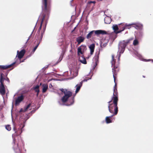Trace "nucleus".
<instances>
[{
    "label": "nucleus",
    "mask_w": 153,
    "mask_h": 153,
    "mask_svg": "<svg viewBox=\"0 0 153 153\" xmlns=\"http://www.w3.org/2000/svg\"><path fill=\"white\" fill-rule=\"evenodd\" d=\"M112 70L113 74V76L114 78V81L115 85L114 87V92L113 97L111 100L108 102V108L109 111L112 114V116L116 115L118 111L117 106L118 99V93L117 88V83L116 82V76L117 75V72L118 71V62H116L115 59H114V56H112V60L111 61Z\"/></svg>",
    "instance_id": "1"
},
{
    "label": "nucleus",
    "mask_w": 153,
    "mask_h": 153,
    "mask_svg": "<svg viewBox=\"0 0 153 153\" xmlns=\"http://www.w3.org/2000/svg\"><path fill=\"white\" fill-rule=\"evenodd\" d=\"M103 41V40H102L101 41V43H100V46L101 47H105V46H106V45H107V43L106 42H105V43H103V42H102Z\"/></svg>",
    "instance_id": "31"
},
{
    "label": "nucleus",
    "mask_w": 153,
    "mask_h": 153,
    "mask_svg": "<svg viewBox=\"0 0 153 153\" xmlns=\"http://www.w3.org/2000/svg\"><path fill=\"white\" fill-rule=\"evenodd\" d=\"M84 39V38L82 36H80L76 38V41L78 44H80L83 42Z\"/></svg>",
    "instance_id": "20"
},
{
    "label": "nucleus",
    "mask_w": 153,
    "mask_h": 153,
    "mask_svg": "<svg viewBox=\"0 0 153 153\" xmlns=\"http://www.w3.org/2000/svg\"><path fill=\"white\" fill-rule=\"evenodd\" d=\"M61 56H61H61H60V58H61V59L60 61L62 60V57H61Z\"/></svg>",
    "instance_id": "42"
},
{
    "label": "nucleus",
    "mask_w": 153,
    "mask_h": 153,
    "mask_svg": "<svg viewBox=\"0 0 153 153\" xmlns=\"http://www.w3.org/2000/svg\"><path fill=\"white\" fill-rule=\"evenodd\" d=\"M49 87L50 88H51L52 87V85L51 84H50L49 85Z\"/></svg>",
    "instance_id": "40"
},
{
    "label": "nucleus",
    "mask_w": 153,
    "mask_h": 153,
    "mask_svg": "<svg viewBox=\"0 0 153 153\" xmlns=\"http://www.w3.org/2000/svg\"><path fill=\"white\" fill-rule=\"evenodd\" d=\"M96 3V1H90L89 2H88V4H90L91 3H93L94 4H95V3Z\"/></svg>",
    "instance_id": "37"
},
{
    "label": "nucleus",
    "mask_w": 153,
    "mask_h": 153,
    "mask_svg": "<svg viewBox=\"0 0 153 153\" xmlns=\"http://www.w3.org/2000/svg\"><path fill=\"white\" fill-rule=\"evenodd\" d=\"M16 62V61H15L14 62L10 65H0V68L1 69H5L8 68H10L12 67L13 65L15 64Z\"/></svg>",
    "instance_id": "12"
},
{
    "label": "nucleus",
    "mask_w": 153,
    "mask_h": 153,
    "mask_svg": "<svg viewBox=\"0 0 153 153\" xmlns=\"http://www.w3.org/2000/svg\"><path fill=\"white\" fill-rule=\"evenodd\" d=\"M94 33V35L98 36L100 34H107V32L105 30H93Z\"/></svg>",
    "instance_id": "9"
},
{
    "label": "nucleus",
    "mask_w": 153,
    "mask_h": 153,
    "mask_svg": "<svg viewBox=\"0 0 153 153\" xmlns=\"http://www.w3.org/2000/svg\"><path fill=\"white\" fill-rule=\"evenodd\" d=\"M31 36V34L30 35V36H29V37L28 39H27V42H26V43H27V42L30 39V38Z\"/></svg>",
    "instance_id": "38"
},
{
    "label": "nucleus",
    "mask_w": 153,
    "mask_h": 153,
    "mask_svg": "<svg viewBox=\"0 0 153 153\" xmlns=\"http://www.w3.org/2000/svg\"><path fill=\"white\" fill-rule=\"evenodd\" d=\"M23 99L24 97L22 95L18 97L15 100V105H19L20 103L23 100Z\"/></svg>",
    "instance_id": "10"
},
{
    "label": "nucleus",
    "mask_w": 153,
    "mask_h": 153,
    "mask_svg": "<svg viewBox=\"0 0 153 153\" xmlns=\"http://www.w3.org/2000/svg\"><path fill=\"white\" fill-rule=\"evenodd\" d=\"M41 42V41H40V39H39V41L37 43V45L34 47L33 50V52H34L35 51H36V49H37V48L38 47V46L39 44H40V42Z\"/></svg>",
    "instance_id": "32"
},
{
    "label": "nucleus",
    "mask_w": 153,
    "mask_h": 153,
    "mask_svg": "<svg viewBox=\"0 0 153 153\" xmlns=\"http://www.w3.org/2000/svg\"><path fill=\"white\" fill-rule=\"evenodd\" d=\"M112 27L114 32L117 34L120 33L124 30V26L123 25L122 27V29H120V26L119 27H118V26L117 25H113Z\"/></svg>",
    "instance_id": "7"
},
{
    "label": "nucleus",
    "mask_w": 153,
    "mask_h": 153,
    "mask_svg": "<svg viewBox=\"0 0 153 153\" xmlns=\"http://www.w3.org/2000/svg\"><path fill=\"white\" fill-rule=\"evenodd\" d=\"M105 22L107 24H110L111 22V18L108 16H106L104 19Z\"/></svg>",
    "instance_id": "21"
},
{
    "label": "nucleus",
    "mask_w": 153,
    "mask_h": 153,
    "mask_svg": "<svg viewBox=\"0 0 153 153\" xmlns=\"http://www.w3.org/2000/svg\"><path fill=\"white\" fill-rule=\"evenodd\" d=\"M84 51L81 50L79 48H78L77 55L79 56H83V54Z\"/></svg>",
    "instance_id": "23"
},
{
    "label": "nucleus",
    "mask_w": 153,
    "mask_h": 153,
    "mask_svg": "<svg viewBox=\"0 0 153 153\" xmlns=\"http://www.w3.org/2000/svg\"><path fill=\"white\" fill-rule=\"evenodd\" d=\"M134 55H136V56H137V57L140 59L143 60V61H149L150 60V59H149L148 60H146V59H142V56L141 55L139 54L137 51H135L134 52Z\"/></svg>",
    "instance_id": "14"
},
{
    "label": "nucleus",
    "mask_w": 153,
    "mask_h": 153,
    "mask_svg": "<svg viewBox=\"0 0 153 153\" xmlns=\"http://www.w3.org/2000/svg\"><path fill=\"white\" fill-rule=\"evenodd\" d=\"M4 76V74L2 73L1 74L0 82L1 85H0V93L2 95H4L5 93V88L3 83L5 79Z\"/></svg>",
    "instance_id": "6"
},
{
    "label": "nucleus",
    "mask_w": 153,
    "mask_h": 153,
    "mask_svg": "<svg viewBox=\"0 0 153 153\" xmlns=\"http://www.w3.org/2000/svg\"><path fill=\"white\" fill-rule=\"evenodd\" d=\"M143 36V32H140L139 33L137 34V37L138 39H140Z\"/></svg>",
    "instance_id": "27"
},
{
    "label": "nucleus",
    "mask_w": 153,
    "mask_h": 153,
    "mask_svg": "<svg viewBox=\"0 0 153 153\" xmlns=\"http://www.w3.org/2000/svg\"><path fill=\"white\" fill-rule=\"evenodd\" d=\"M139 43V42L136 39H135L134 40L133 43V45L134 46H136V45H138Z\"/></svg>",
    "instance_id": "29"
},
{
    "label": "nucleus",
    "mask_w": 153,
    "mask_h": 153,
    "mask_svg": "<svg viewBox=\"0 0 153 153\" xmlns=\"http://www.w3.org/2000/svg\"><path fill=\"white\" fill-rule=\"evenodd\" d=\"M79 60L80 62L83 64H85L87 63L86 59L83 57V56H79Z\"/></svg>",
    "instance_id": "19"
},
{
    "label": "nucleus",
    "mask_w": 153,
    "mask_h": 153,
    "mask_svg": "<svg viewBox=\"0 0 153 153\" xmlns=\"http://www.w3.org/2000/svg\"><path fill=\"white\" fill-rule=\"evenodd\" d=\"M19 61H20V62H19V64L20 63H21V62H24V60H22V61H21V60H19Z\"/></svg>",
    "instance_id": "41"
},
{
    "label": "nucleus",
    "mask_w": 153,
    "mask_h": 153,
    "mask_svg": "<svg viewBox=\"0 0 153 153\" xmlns=\"http://www.w3.org/2000/svg\"><path fill=\"white\" fill-rule=\"evenodd\" d=\"M71 75H72L74 77L76 76L78 74V71L77 68L70 71Z\"/></svg>",
    "instance_id": "16"
},
{
    "label": "nucleus",
    "mask_w": 153,
    "mask_h": 153,
    "mask_svg": "<svg viewBox=\"0 0 153 153\" xmlns=\"http://www.w3.org/2000/svg\"><path fill=\"white\" fill-rule=\"evenodd\" d=\"M13 129H14V131H15V128H14Z\"/></svg>",
    "instance_id": "44"
},
{
    "label": "nucleus",
    "mask_w": 153,
    "mask_h": 153,
    "mask_svg": "<svg viewBox=\"0 0 153 153\" xmlns=\"http://www.w3.org/2000/svg\"><path fill=\"white\" fill-rule=\"evenodd\" d=\"M39 86L38 85H36L34 88V89L35 90V91L37 92V96H38L39 93Z\"/></svg>",
    "instance_id": "30"
},
{
    "label": "nucleus",
    "mask_w": 153,
    "mask_h": 153,
    "mask_svg": "<svg viewBox=\"0 0 153 153\" xmlns=\"http://www.w3.org/2000/svg\"><path fill=\"white\" fill-rule=\"evenodd\" d=\"M6 129L10 131L11 129V127L10 125H7L5 126Z\"/></svg>",
    "instance_id": "35"
},
{
    "label": "nucleus",
    "mask_w": 153,
    "mask_h": 153,
    "mask_svg": "<svg viewBox=\"0 0 153 153\" xmlns=\"http://www.w3.org/2000/svg\"><path fill=\"white\" fill-rule=\"evenodd\" d=\"M5 79L8 82H9L10 81L9 79L7 77H6Z\"/></svg>",
    "instance_id": "39"
},
{
    "label": "nucleus",
    "mask_w": 153,
    "mask_h": 153,
    "mask_svg": "<svg viewBox=\"0 0 153 153\" xmlns=\"http://www.w3.org/2000/svg\"><path fill=\"white\" fill-rule=\"evenodd\" d=\"M143 77H145L144 76H143Z\"/></svg>",
    "instance_id": "45"
},
{
    "label": "nucleus",
    "mask_w": 153,
    "mask_h": 153,
    "mask_svg": "<svg viewBox=\"0 0 153 153\" xmlns=\"http://www.w3.org/2000/svg\"><path fill=\"white\" fill-rule=\"evenodd\" d=\"M17 133L16 131H15V133Z\"/></svg>",
    "instance_id": "46"
},
{
    "label": "nucleus",
    "mask_w": 153,
    "mask_h": 153,
    "mask_svg": "<svg viewBox=\"0 0 153 153\" xmlns=\"http://www.w3.org/2000/svg\"><path fill=\"white\" fill-rule=\"evenodd\" d=\"M114 116H112V115H111V116L106 117L105 118V121L107 123H111L112 122V120H114L115 118H113V119L112 118V117Z\"/></svg>",
    "instance_id": "11"
},
{
    "label": "nucleus",
    "mask_w": 153,
    "mask_h": 153,
    "mask_svg": "<svg viewBox=\"0 0 153 153\" xmlns=\"http://www.w3.org/2000/svg\"><path fill=\"white\" fill-rule=\"evenodd\" d=\"M81 50L85 52L87 49L85 45H82L80 46L79 47Z\"/></svg>",
    "instance_id": "28"
},
{
    "label": "nucleus",
    "mask_w": 153,
    "mask_h": 153,
    "mask_svg": "<svg viewBox=\"0 0 153 153\" xmlns=\"http://www.w3.org/2000/svg\"><path fill=\"white\" fill-rule=\"evenodd\" d=\"M82 82H79V84L77 85L76 87V89L75 91L76 93H77L81 87L82 86Z\"/></svg>",
    "instance_id": "18"
},
{
    "label": "nucleus",
    "mask_w": 153,
    "mask_h": 153,
    "mask_svg": "<svg viewBox=\"0 0 153 153\" xmlns=\"http://www.w3.org/2000/svg\"><path fill=\"white\" fill-rule=\"evenodd\" d=\"M49 3V0H42V8L43 11L45 12V13H43L42 16L40 15L39 17V19L41 20V21L40 26L39 27L38 32H40L42 23L45 20L46 21L47 18L48 17Z\"/></svg>",
    "instance_id": "3"
},
{
    "label": "nucleus",
    "mask_w": 153,
    "mask_h": 153,
    "mask_svg": "<svg viewBox=\"0 0 153 153\" xmlns=\"http://www.w3.org/2000/svg\"><path fill=\"white\" fill-rule=\"evenodd\" d=\"M89 47L90 51V54L91 55H92L93 54L94 52L95 48V45L93 44H91L89 46Z\"/></svg>",
    "instance_id": "17"
},
{
    "label": "nucleus",
    "mask_w": 153,
    "mask_h": 153,
    "mask_svg": "<svg viewBox=\"0 0 153 153\" xmlns=\"http://www.w3.org/2000/svg\"><path fill=\"white\" fill-rule=\"evenodd\" d=\"M123 25L124 26V24L123 23H121L119 25L118 27H119V26H120V29H122V27Z\"/></svg>",
    "instance_id": "36"
},
{
    "label": "nucleus",
    "mask_w": 153,
    "mask_h": 153,
    "mask_svg": "<svg viewBox=\"0 0 153 153\" xmlns=\"http://www.w3.org/2000/svg\"><path fill=\"white\" fill-rule=\"evenodd\" d=\"M45 29H46V26H45V27H44V28L43 29L42 31V32L41 33V35L40 37V39H40V41H41L42 39V38L43 37V36L44 35V33L45 30Z\"/></svg>",
    "instance_id": "25"
},
{
    "label": "nucleus",
    "mask_w": 153,
    "mask_h": 153,
    "mask_svg": "<svg viewBox=\"0 0 153 153\" xmlns=\"http://www.w3.org/2000/svg\"><path fill=\"white\" fill-rule=\"evenodd\" d=\"M92 74L91 75V77H89V78H86V77L85 78H86L87 79H84V80H83L81 82H86L87 81V80H88L89 79H91V77H92Z\"/></svg>",
    "instance_id": "34"
},
{
    "label": "nucleus",
    "mask_w": 153,
    "mask_h": 153,
    "mask_svg": "<svg viewBox=\"0 0 153 153\" xmlns=\"http://www.w3.org/2000/svg\"><path fill=\"white\" fill-rule=\"evenodd\" d=\"M42 92L45 93L48 89V85L47 84H43L42 85Z\"/></svg>",
    "instance_id": "24"
},
{
    "label": "nucleus",
    "mask_w": 153,
    "mask_h": 153,
    "mask_svg": "<svg viewBox=\"0 0 153 153\" xmlns=\"http://www.w3.org/2000/svg\"><path fill=\"white\" fill-rule=\"evenodd\" d=\"M25 52V51L24 49H22L20 51H17V54L15 59H17L16 58L18 57L19 59V60H20L24 56Z\"/></svg>",
    "instance_id": "8"
},
{
    "label": "nucleus",
    "mask_w": 153,
    "mask_h": 153,
    "mask_svg": "<svg viewBox=\"0 0 153 153\" xmlns=\"http://www.w3.org/2000/svg\"><path fill=\"white\" fill-rule=\"evenodd\" d=\"M24 127V125H23L21 129L19 130L17 134H14L12 135V137L13 140V149L15 153H21V151L19 147L18 146L19 141L16 138L17 137H15V136L17 134L19 135L21 134L22 132V128Z\"/></svg>",
    "instance_id": "4"
},
{
    "label": "nucleus",
    "mask_w": 153,
    "mask_h": 153,
    "mask_svg": "<svg viewBox=\"0 0 153 153\" xmlns=\"http://www.w3.org/2000/svg\"><path fill=\"white\" fill-rule=\"evenodd\" d=\"M31 106V104H29L27 106L25 107L24 108V111H26L28 108H30V107Z\"/></svg>",
    "instance_id": "33"
},
{
    "label": "nucleus",
    "mask_w": 153,
    "mask_h": 153,
    "mask_svg": "<svg viewBox=\"0 0 153 153\" xmlns=\"http://www.w3.org/2000/svg\"><path fill=\"white\" fill-rule=\"evenodd\" d=\"M98 1H102V0H97Z\"/></svg>",
    "instance_id": "43"
},
{
    "label": "nucleus",
    "mask_w": 153,
    "mask_h": 153,
    "mask_svg": "<svg viewBox=\"0 0 153 153\" xmlns=\"http://www.w3.org/2000/svg\"><path fill=\"white\" fill-rule=\"evenodd\" d=\"M60 90L63 96L61 99L62 103L59 102V104L60 105H65L67 106L71 105L73 104L74 102V98L72 96V92L66 89H61Z\"/></svg>",
    "instance_id": "2"
},
{
    "label": "nucleus",
    "mask_w": 153,
    "mask_h": 153,
    "mask_svg": "<svg viewBox=\"0 0 153 153\" xmlns=\"http://www.w3.org/2000/svg\"><path fill=\"white\" fill-rule=\"evenodd\" d=\"M135 25L134 27L137 29L142 30L143 28V25L142 24L139 23H134Z\"/></svg>",
    "instance_id": "15"
},
{
    "label": "nucleus",
    "mask_w": 153,
    "mask_h": 153,
    "mask_svg": "<svg viewBox=\"0 0 153 153\" xmlns=\"http://www.w3.org/2000/svg\"><path fill=\"white\" fill-rule=\"evenodd\" d=\"M100 53L99 51H98L97 52H96L95 56L94 58V59L95 60V65H94V66L93 68L94 69V68L97 65V62H98V58H99V56L98 55Z\"/></svg>",
    "instance_id": "13"
},
{
    "label": "nucleus",
    "mask_w": 153,
    "mask_h": 153,
    "mask_svg": "<svg viewBox=\"0 0 153 153\" xmlns=\"http://www.w3.org/2000/svg\"><path fill=\"white\" fill-rule=\"evenodd\" d=\"M124 51V41L120 42L119 45L118 51V55L116 58H117L118 60H120L121 54L123 53Z\"/></svg>",
    "instance_id": "5"
},
{
    "label": "nucleus",
    "mask_w": 153,
    "mask_h": 153,
    "mask_svg": "<svg viewBox=\"0 0 153 153\" xmlns=\"http://www.w3.org/2000/svg\"><path fill=\"white\" fill-rule=\"evenodd\" d=\"M94 33L93 30L90 32L87 35L86 38L88 39L91 38L92 36H94Z\"/></svg>",
    "instance_id": "22"
},
{
    "label": "nucleus",
    "mask_w": 153,
    "mask_h": 153,
    "mask_svg": "<svg viewBox=\"0 0 153 153\" xmlns=\"http://www.w3.org/2000/svg\"><path fill=\"white\" fill-rule=\"evenodd\" d=\"M134 24V23H133L129 24H125V30L130 29L131 27V25Z\"/></svg>",
    "instance_id": "26"
}]
</instances>
